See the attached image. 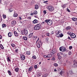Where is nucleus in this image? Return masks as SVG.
<instances>
[{"instance_id": "obj_1", "label": "nucleus", "mask_w": 77, "mask_h": 77, "mask_svg": "<svg viewBox=\"0 0 77 77\" xmlns=\"http://www.w3.org/2000/svg\"><path fill=\"white\" fill-rule=\"evenodd\" d=\"M42 27L41 24L39 23L36 25L34 27V29L35 30H38L40 29H42Z\"/></svg>"}, {"instance_id": "obj_2", "label": "nucleus", "mask_w": 77, "mask_h": 77, "mask_svg": "<svg viewBox=\"0 0 77 77\" xmlns=\"http://www.w3.org/2000/svg\"><path fill=\"white\" fill-rule=\"evenodd\" d=\"M45 22H46V23H47V24H48V25H49V26H51V25L53 24V21H52V20H51L48 19L45 20Z\"/></svg>"}, {"instance_id": "obj_3", "label": "nucleus", "mask_w": 77, "mask_h": 77, "mask_svg": "<svg viewBox=\"0 0 77 77\" xmlns=\"http://www.w3.org/2000/svg\"><path fill=\"white\" fill-rule=\"evenodd\" d=\"M46 8L48 9L49 11L51 12H53L54 11V7L52 6L48 5L47 6Z\"/></svg>"}, {"instance_id": "obj_4", "label": "nucleus", "mask_w": 77, "mask_h": 77, "mask_svg": "<svg viewBox=\"0 0 77 77\" xmlns=\"http://www.w3.org/2000/svg\"><path fill=\"white\" fill-rule=\"evenodd\" d=\"M57 37H60L62 38L63 36V34H62L61 32L60 31H58L56 33Z\"/></svg>"}, {"instance_id": "obj_5", "label": "nucleus", "mask_w": 77, "mask_h": 77, "mask_svg": "<svg viewBox=\"0 0 77 77\" xmlns=\"http://www.w3.org/2000/svg\"><path fill=\"white\" fill-rule=\"evenodd\" d=\"M60 50L62 52H65L66 51V48L64 47H60Z\"/></svg>"}, {"instance_id": "obj_6", "label": "nucleus", "mask_w": 77, "mask_h": 77, "mask_svg": "<svg viewBox=\"0 0 77 77\" xmlns=\"http://www.w3.org/2000/svg\"><path fill=\"white\" fill-rule=\"evenodd\" d=\"M20 59L21 60H24L26 59V57H25L24 55L22 54L21 55Z\"/></svg>"}, {"instance_id": "obj_7", "label": "nucleus", "mask_w": 77, "mask_h": 77, "mask_svg": "<svg viewBox=\"0 0 77 77\" xmlns=\"http://www.w3.org/2000/svg\"><path fill=\"white\" fill-rule=\"evenodd\" d=\"M11 25L12 26H14L16 24V21L15 20H13L12 22H11Z\"/></svg>"}, {"instance_id": "obj_8", "label": "nucleus", "mask_w": 77, "mask_h": 77, "mask_svg": "<svg viewBox=\"0 0 77 77\" xmlns=\"http://www.w3.org/2000/svg\"><path fill=\"white\" fill-rule=\"evenodd\" d=\"M40 44H41V41L38 42L37 45V47H38V48H40Z\"/></svg>"}, {"instance_id": "obj_9", "label": "nucleus", "mask_w": 77, "mask_h": 77, "mask_svg": "<svg viewBox=\"0 0 77 77\" xmlns=\"http://www.w3.org/2000/svg\"><path fill=\"white\" fill-rule=\"evenodd\" d=\"M71 37L72 38H73V39L75 38H76V35H75V34H74V33H73L72 35H71Z\"/></svg>"}, {"instance_id": "obj_10", "label": "nucleus", "mask_w": 77, "mask_h": 77, "mask_svg": "<svg viewBox=\"0 0 77 77\" xmlns=\"http://www.w3.org/2000/svg\"><path fill=\"white\" fill-rule=\"evenodd\" d=\"M72 20L73 21H74L75 22V21H77V18L73 17L72 18Z\"/></svg>"}, {"instance_id": "obj_11", "label": "nucleus", "mask_w": 77, "mask_h": 77, "mask_svg": "<svg viewBox=\"0 0 77 77\" xmlns=\"http://www.w3.org/2000/svg\"><path fill=\"white\" fill-rule=\"evenodd\" d=\"M32 23L34 24H35L36 23H38V20H37L36 19H35L32 21Z\"/></svg>"}, {"instance_id": "obj_12", "label": "nucleus", "mask_w": 77, "mask_h": 77, "mask_svg": "<svg viewBox=\"0 0 77 77\" xmlns=\"http://www.w3.org/2000/svg\"><path fill=\"white\" fill-rule=\"evenodd\" d=\"M20 33L22 35H25L24 30L21 31L20 32Z\"/></svg>"}, {"instance_id": "obj_13", "label": "nucleus", "mask_w": 77, "mask_h": 77, "mask_svg": "<svg viewBox=\"0 0 77 77\" xmlns=\"http://www.w3.org/2000/svg\"><path fill=\"white\" fill-rule=\"evenodd\" d=\"M57 55L58 57V59H61V56H60V53H58Z\"/></svg>"}, {"instance_id": "obj_14", "label": "nucleus", "mask_w": 77, "mask_h": 77, "mask_svg": "<svg viewBox=\"0 0 77 77\" xmlns=\"http://www.w3.org/2000/svg\"><path fill=\"white\" fill-rule=\"evenodd\" d=\"M12 33L11 32H9L8 34V35L9 37H11V36H12Z\"/></svg>"}, {"instance_id": "obj_15", "label": "nucleus", "mask_w": 77, "mask_h": 77, "mask_svg": "<svg viewBox=\"0 0 77 77\" xmlns=\"http://www.w3.org/2000/svg\"><path fill=\"white\" fill-rule=\"evenodd\" d=\"M15 11L14 12V14L13 15V17H17L18 15V14H17V13H15Z\"/></svg>"}, {"instance_id": "obj_16", "label": "nucleus", "mask_w": 77, "mask_h": 77, "mask_svg": "<svg viewBox=\"0 0 77 77\" xmlns=\"http://www.w3.org/2000/svg\"><path fill=\"white\" fill-rule=\"evenodd\" d=\"M23 38L24 40H25V41H27V40L28 38L27 37H26V36L23 37Z\"/></svg>"}, {"instance_id": "obj_17", "label": "nucleus", "mask_w": 77, "mask_h": 77, "mask_svg": "<svg viewBox=\"0 0 77 77\" xmlns=\"http://www.w3.org/2000/svg\"><path fill=\"white\" fill-rule=\"evenodd\" d=\"M14 33L15 36H18V34L16 31H14Z\"/></svg>"}, {"instance_id": "obj_18", "label": "nucleus", "mask_w": 77, "mask_h": 77, "mask_svg": "<svg viewBox=\"0 0 77 77\" xmlns=\"http://www.w3.org/2000/svg\"><path fill=\"white\" fill-rule=\"evenodd\" d=\"M32 68H33V67L32 66H30L28 69V71L30 72L32 70Z\"/></svg>"}, {"instance_id": "obj_19", "label": "nucleus", "mask_w": 77, "mask_h": 77, "mask_svg": "<svg viewBox=\"0 0 77 77\" xmlns=\"http://www.w3.org/2000/svg\"><path fill=\"white\" fill-rule=\"evenodd\" d=\"M14 71H15V72H18L19 71V68H16L14 70Z\"/></svg>"}, {"instance_id": "obj_20", "label": "nucleus", "mask_w": 77, "mask_h": 77, "mask_svg": "<svg viewBox=\"0 0 77 77\" xmlns=\"http://www.w3.org/2000/svg\"><path fill=\"white\" fill-rule=\"evenodd\" d=\"M71 29V27L68 26L66 27V29L67 30H70Z\"/></svg>"}, {"instance_id": "obj_21", "label": "nucleus", "mask_w": 77, "mask_h": 77, "mask_svg": "<svg viewBox=\"0 0 77 77\" xmlns=\"http://www.w3.org/2000/svg\"><path fill=\"white\" fill-rule=\"evenodd\" d=\"M33 34H30L29 35H28V37L29 38H31V37L33 36Z\"/></svg>"}, {"instance_id": "obj_22", "label": "nucleus", "mask_w": 77, "mask_h": 77, "mask_svg": "<svg viewBox=\"0 0 77 77\" xmlns=\"http://www.w3.org/2000/svg\"><path fill=\"white\" fill-rule=\"evenodd\" d=\"M55 54H56V53L55 52H53L52 51H51V54L52 55V56L55 55Z\"/></svg>"}, {"instance_id": "obj_23", "label": "nucleus", "mask_w": 77, "mask_h": 77, "mask_svg": "<svg viewBox=\"0 0 77 77\" xmlns=\"http://www.w3.org/2000/svg\"><path fill=\"white\" fill-rule=\"evenodd\" d=\"M47 58H50V57H52V55L51 54H48L47 56Z\"/></svg>"}, {"instance_id": "obj_24", "label": "nucleus", "mask_w": 77, "mask_h": 77, "mask_svg": "<svg viewBox=\"0 0 77 77\" xmlns=\"http://www.w3.org/2000/svg\"><path fill=\"white\" fill-rule=\"evenodd\" d=\"M39 8V6L37 5H35V9H38Z\"/></svg>"}, {"instance_id": "obj_25", "label": "nucleus", "mask_w": 77, "mask_h": 77, "mask_svg": "<svg viewBox=\"0 0 77 77\" xmlns=\"http://www.w3.org/2000/svg\"><path fill=\"white\" fill-rule=\"evenodd\" d=\"M73 67H74V68L77 67V64L76 63H74L73 65Z\"/></svg>"}, {"instance_id": "obj_26", "label": "nucleus", "mask_w": 77, "mask_h": 77, "mask_svg": "<svg viewBox=\"0 0 77 77\" xmlns=\"http://www.w3.org/2000/svg\"><path fill=\"white\" fill-rule=\"evenodd\" d=\"M24 32H25V34L26 35H27L28 33V31L27 30L24 29Z\"/></svg>"}, {"instance_id": "obj_27", "label": "nucleus", "mask_w": 77, "mask_h": 77, "mask_svg": "<svg viewBox=\"0 0 77 77\" xmlns=\"http://www.w3.org/2000/svg\"><path fill=\"white\" fill-rule=\"evenodd\" d=\"M28 29L29 30H32V28L31 27V26H29Z\"/></svg>"}, {"instance_id": "obj_28", "label": "nucleus", "mask_w": 77, "mask_h": 77, "mask_svg": "<svg viewBox=\"0 0 77 77\" xmlns=\"http://www.w3.org/2000/svg\"><path fill=\"white\" fill-rule=\"evenodd\" d=\"M8 73L9 75H12V73H11V71L10 70H8Z\"/></svg>"}, {"instance_id": "obj_29", "label": "nucleus", "mask_w": 77, "mask_h": 77, "mask_svg": "<svg viewBox=\"0 0 77 77\" xmlns=\"http://www.w3.org/2000/svg\"><path fill=\"white\" fill-rule=\"evenodd\" d=\"M33 13L34 15H37L38 14V12L36 11H34Z\"/></svg>"}, {"instance_id": "obj_30", "label": "nucleus", "mask_w": 77, "mask_h": 77, "mask_svg": "<svg viewBox=\"0 0 77 77\" xmlns=\"http://www.w3.org/2000/svg\"><path fill=\"white\" fill-rule=\"evenodd\" d=\"M2 28H4V27H5L6 26V24L3 23V24H2Z\"/></svg>"}, {"instance_id": "obj_31", "label": "nucleus", "mask_w": 77, "mask_h": 77, "mask_svg": "<svg viewBox=\"0 0 77 77\" xmlns=\"http://www.w3.org/2000/svg\"><path fill=\"white\" fill-rule=\"evenodd\" d=\"M2 16L4 19H6V16L4 14H3Z\"/></svg>"}, {"instance_id": "obj_32", "label": "nucleus", "mask_w": 77, "mask_h": 77, "mask_svg": "<svg viewBox=\"0 0 77 77\" xmlns=\"http://www.w3.org/2000/svg\"><path fill=\"white\" fill-rule=\"evenodd\" d=\"M0 47L2 49V50H3V49H4V47H3V45H2V44H0Z\"/></svg>"}, {"instance_id": "obj_33", "label": "nucleus", "mask_w": 77, "mask_h": 77, "mask_svg": "<svg viewBox=\"0 0 77 77\" xmlns=\"http://www.w3.org/2000/svg\"><path fill=\"white\" fill-rule=\"evenodd\" d=\"M7 59L8 62H10L11 60H10V58H9V57H7Z\"/></svg>"}, {"instance_id": "obj_34", "label": "nucleus", "mask_w": 77, "mask_h": 77, "mask_svg": "<svg viewBox=\"0 0 77 77\" xmlns=\"http://www.w3.org/2000/svg\"><path fill=\"white\" fill-rule=\"evenodd\" d=\"M30 34H33V32L32 30H29Z\"/></svg>"}, {"instance_id": "obj_35", "label": "nucleus", "mask_w": 77, "mask_h": 77, "mask_svg": "<svg viewBox=\"0 0 77 77\" xmlns=\"http://www.w3.org/2000/svg\"><path fill=\"white\" fill-rule=\"evenodd\" d=\"M69 73L70 74H73V72H72V70H69Z\"/></svg>"}, {"instance_id": "obj_36", "label": "nucleus", "mask_w": 77, "mask_h": 77, "mask_svg": "<svg viewBox=\"0 0 77 77\" xmlns=\"http://www.w3.org/2000/svg\"><path fill=\"white\" fill-rule=\"evenodd\" d=\"M26 54H28V55H30V51H27L26 52Z\"/></svg>"}, {"instance_id": "obj_37", "label": "nucleus", "mask_w": 77, "mask_h": 77, "mask_svg": "<svg viewBox=\"0 0 77 77\" xmlns=\"http://www.w3.org/2000/svg\"><path fill=\"white\" fill-rule=\"evenodd\" d=\"M52 51L53 52H54L56 53V49H54Z\"/></svg>"}, {"instance_id": "obj_38", "label": "nucleus", "mask_w": 77, "mask_h": 77, "mask_svg": "<svg viewBox=\"0 0 77 77\" xmlns=\"http://www.w3.org/2000/svg\"><path fill=\"white\" fill-rule=\"evenodd\" d=\"M54 66H56V67L58 66V64H57V63H55L54 64Z\"/></svg>"}, {"instance_id": "obj_39", "label": "nucleus", "mask_w": 77, "mask_h": 77, "mask_svg": "<svg viewBox=\"0 0 77 77\" xmlns=\"http://www.w3.org/2000/svg\"><path fill=\"white\" fill-rule=\"evenodd\" d=\"M11 46L12 47H15V45L14 44H11Z\"/></svg>"}, {"instance_id": "obj_40", "label": "nucleus", "mask_w": 77, "mask_h": 77, "mask_svg": "<svg viewBox=\"0 0 77 77\" xmlns=\"http://www.w3.org/2000/svg\"><path fill=\"white\" fill-rule=\"evenodd\" d=\"M32 58L34 59H36V57L34 55L32 56Z\"/></svg>"}, {"instance_id": "obj_41", "label": "nucleus", "mask_w": 77, "mask_h": 77, "mask_svg": "<svg viewBox=\"0 0 77 77\" xmlns=\"http://www.w3.org/2000/svg\"><path fill=\"white\" fill-rule=\"evenodd\" d=\"M72 34H73V33L72 32H70L69 33V35H70V36H71H71H72Z\"/></svg>"}, {"instance_id": "obj_42", "label": "nucleus", "mask_w": 77, "mask_h": 77, "mask_svg": "<svg viewBox=\"0 0 77 77\" xmlns=\"http://www.w3.org/2000/svg\"><path fill=\"white\" fill-rule=\"evenodd\" d=\"M38 67V66H37V65H35L34 66V68L35 69H37V67Z\"/></svg>"}, {"instance_id": "obj_43", "label": "nucleus", "mask_w": 77, "mask_h": 77, "mask_svg": "<svg viewBox=\"0 0 77 77\" xmlns=\"http://www.w3.org/2000/svg\"><path fill=\"white\" fill-rule=\"evenodd\" d=\"M67 11L69 12H71V11H70L69 9H68V8H67Z\"/></svg>"}, {"instance_id": "obj_44", "label": "nucleus", "mask_w": 77, "mask_h": 77, "mask_svg": "<svg viewBox=\"0 0 77 77\" xmlns=\"http://www.w3.org/2000/svg\"><path fill=\"white\" fill-rule=\"evenodd\" d=\"M51 60L54 61V60H55V58L54 57H53L52 59H51Z\"/></svg>"}, {"instance_id": "obj_45", "label": "nucleus", "mask_w": 77, "mask_h": 77, "mask_svg": "<svg viewBox=\"0 0 77 77\" xmlns=\"http://www.w3.org/2000/svg\"><path fill=\"white\" fill-rule=\"evenodd\" d=\"M72 48V46H70L69 47V49L70 50H71Z\"/></svg>"}, {"instance_id": "obj_46", "label": "nucleus", "mask_w": 77, "mask_h": 77, "mask_svg": "<svg viewBox=\"0 0 77 77\" xmlns=\"http://www.w3.org/2000/svg\"><path fill=\"white\" fill-rule=\"evenodd\" d=\"M15 51L16 53H18V49H16Z\"/></svg>"}, {"instance_id": "obj_47", "label": "nucleus", "mask_w": 77, "mask_h": 77, "mask_svg": "<svg viewBox=\"0 0 77 77\" xmlns=\"http://www.w3.org/2000/svg\"><path fill=\"white\" fill-rule=\"evenodd\" d=\"M43 12H44V14H47V11H45V10H44L43 11Z\"/></svg>"}, {"instance_id": "obj_48", "label": "nucleus", "mask_w": 77, "mask_h": 77, "mask_svg": "<svg viewBox=\"0 0 77 77\" xmlns=\"http://www.w3.org/2000/svg\"><path fill=\"white\" fill-rule=\"evenodd\" d=\"M60 75H62V70H61V71H60Z\"/></svg>"}, {"instance_id": "obj_49", "label": "nucleus", "mask_w": 77, "mask_h": 77, "mask_svg": "<svg viewBox=\"0 0 77 77\" xmlns=\"http://www.w3.org/2000/svg\"><path fill=\"white\" fill-rule=\"evenodd\" d=\"M69 55V56L70 55H71V51H69L68 52Z\"/></svg>"}, {"instance_id": "obj_50", "label": "nucleus", "mask_w": 77, "mask_h": 77, "mask_svg": "<svg viewBox=\"0 0 77 77\" xmlns=\"http://www.w3.org/2000/svg\"><path fill=\"white\" fill-rule=\"evenodd\" d=\"M33 15H34V13H31L30 15L31 16H32Z\"/></svg>"}, {"instance_id": "obj_51", "label": "nucleus", "mask_w": 77, "mask_h": 77, "mask_svg": "<svg viewBox=\"0 0 77 77\" xmlns=\"http://www.w3.org/2000/svg\"><path fill=\"white\" fill-rule=\"evenodd\" d=\"M43 57H45V58H46L47 57V55H44L43 56Z\"/></svg>"}, {"instance_id": "obj_52", "label": "nucleus", "mask_w": 77, "mask_h": 77, "mask_svg": "<svg viewBox=\"0 0 77 77\" xmlns=\"http://www.w3.org/2000/svg\"><path fill=\"white\" fill-rule=\"evenodd\" d=\"M63 56L64 57H66V54H63Z\"/></svg>"}, {"instance_id": "obj_53", "label": "nucleus", "mask_w": 77, "mask_h": 77, "mask_svg": "<svg viewBox=\"0 0 77 77\" xmlns=\"http://www.w3.org/2000/svg\"><path fill=\"white\" fill-rule=\"evenodd\" d=\"M46 40L47 41H48V38H46Z\"/></svg>"}, {"instance_id": "obj_54", "label": "nucleus", "mask_w": 77, "mask_h": 77, "mask_svg": "<svg viewBox=\"0 0 77 77\" xmlns=\"http://www.w3.org/2000/svg\"><path fill=\"white\" fill-rule=\"evenodd\" d=\"M43 77H47V75H46V74H45L44 75H43Z\"/></svg>"}, {"instance_id": "obj_55", "label": "nucleus", "mask_w": 77, "mask_h": 77, "mask_svg": "<svg viewBox=\"0 0 77 77\" xmlns=\"http://www.w3.org/2000/svg\"><path fill=\"white\" fill-rule=\"evenodd\" d=\"M38 75L39 76H41V73H39L38 74Z\"/></svg>"}, {"instance_id": "obj_56", "label": "nucleus", "mask_w": 77, "mask_h": 77, "mask_svg": "<svg viewBox=\"0 0 77 77\" xmlns=\"http://www.w3.org/2000/svg\"><path fill=\"white\" fill-rule=\"evenodd\" d=\"M47 36H50V34H49L48 33H47Z\"/></svg>"}, {"instance_id": "obj_57", "label": "nucleus", "mask_w": 77, "mask_h": 77, "mask_svg": "<svg viewBox=\"0 0 77 77\" xmlns=\"http://www.w3.org/2000/svg\"><path fill=\"white\" fill-rule=\"evenodd\" d=\"M47 2H48V1H46L44 2L43 3H47Z\"/></svg>"}, {"instance_id": "obj_58", "label": "nucleus", "mask_w": 77, "mask_h": 77, "mask_svg": "<svg viewBox=\"0 0 77 77\" xmlns=\"http://www.w3.org/2000/svg\"><path fill=\"white\" fill-rule=\"evenodd\" d=\"M19 20H22V19L21 18V17H19Z\"/></svg>"}, {"instance_id": "obj_59", "label": "nucleus", "mask_w": 77, "mask_h": 77, "mask_svg": "<svg viewBox=\"0 0 77 77\" xmlns=\"http://www.w3.org/2000/svg\"><path fill=\"white\" fill-rule=\"evenodd\" d=\"M69 39V40H71V37H69L68 38Z\"/></svg>"}, {"instance_id": "obj_60", "label": "nucleus", "mask_w": 77, "mask_h": 77, "mask_svg": "<svg viewBox=\"0 0 77 77\" xmlns=\"http://www.w3.org/2000/svg\"><path fill=\"white\" fill-rule=\"evenodd\" d=\"M2 38V35H0V39H1Z\"/></svg>"}, {"instance_id": "obj_61", "label": "nucleus", "mask_w": 77, "mask_h": 77, "mask_svg": "<svg viewBox=\"0 0 77 77\" xmlns=\"http://www.w3.org/2000/svg\"><path fill=\"white\" fill-rule=\"evenodd\" d=\"M65 5H63V8H65Z\"/></svg>"}, {"instance_id": "obj_62", "label": "nucleus", "mask_w": 77, "mask_h": 77, "mask_svg": "<svg viewBox=\"0 0 77 77\" xmlns=\"http://www.w3.org/2000/svg\"><path fill=\"white\" fill-rule=\"evenodd\" d=\"M28 18L29 19H31V17H28Z\"/></svg>"}, {"instance_id": "obj_63", "label": "nucleus", "mask_w": 77, "mask_h": 77, "mask_svg": "<svg viewBox=\"0 0 77 77\" xmlns=\"http://www.w3.org/2000/svg\"><path fill=\"white\" fill-rule=\"evenodd\" d=\"M54 71L55 72L57 71V70H56V69H54Z\"/></svg>"}, {"instance_id": "obj_64", "label": "nucleus", "mask_w": 77, "mask_h": 77, "mask_svg": "<svg viewBox=\"0 0 77 77\" xmlns=\"http://www.w3.org/2000/svg\"><path fill=\"white\" fill-rule=\"evenodd\" d=\"M75 25H77V22L75 23Z\"/></svg>"}]
</instances>
